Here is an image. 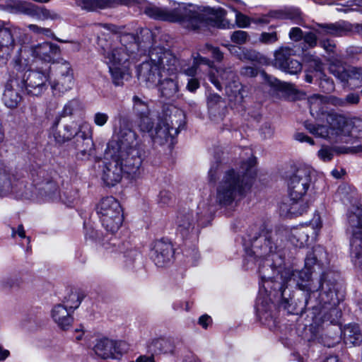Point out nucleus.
<instances>
[{
  "mask_svg": "<svg viewBox=\"0 0 362 362\" xmlns=\"http://www.w3.org/2000/svg\"><path fill=\"white\" fill-rule=\"evenodd\" d=\"M334 153L337 154H356L362 153V144L346 147V146H334L332 147Z\"/></svg>",
  "mask_w": 362,
  "mask_h": 362,
  "instance_id": "46",
  "label": "nucleus"
},
{
  "mask_svg": "<svg viewBox=\"0 0 362 362\" xmlns=\"http://www.w3.org/2000/svg\"><path fill=\"white\" fill-rule=\"evenodd\" d=\"M344 106L347 105H356L359 103L360 97L356 93H349L344 98Z\"/></svg>",
  "mask_w": 362,
  "mask_h": 362,
  "instance_id": "64",
  "label": "nucleus"
},
{
  "mask_svg": "<svg viewBox=\"0 0 362 362\" xmlns=\"http://www.w3.org/2000/svg\"><path fill=\"white\" fill-rule=\"evenodd\" d=\"M144 13L155 20L177 23L189 30H201L208 27L230 28L231 23L225 18L218 16L209 7L192 4L174 1L171 7H160L148 4Z\"/></svg>",
  "mask_w": 362,
  "mask_h": 362,
  "instance_id": "3",
  "label": "nucleus"
},
{
  "mask_svg": "<svg viewBox=\"0 0 362 362\" xmlns=\"http://www.w3.org/2000/svg\"><path fill=\"white\" fill-rule=\"evenodd\" d=\"M12 193L17 199H32L35 194V186L30 184L25 180H11Z\"/></svg>",
  "mask_w": 362,
  "mask_h": 362,
  "instance_id": "28",
  "label": "nucleus"
},
{
  "mask_svg": "<svg viewBox=\"0 0 362 362\" xmlns=\"http://www.w3.org/2000/svg\"><path fill=\"white\" fill-rule=\"evenodd\" d=\"M76 197L77 193L75 191H65L61 194V198H59L57 201H61L68 206H71Z\"/></svg>",
  "mask_w": 362,
  "mask_h": 362,
  "instance_id": "50",
  "label": "nucleus"
},
{
  "mask_svg": "<svg viewBox=\"0 0 362 362\" xmlns=\"http://www.w3.org/2000/svg\"><path fill=\"white\" fill-rule=\"evenodd\" d=\"M310 67L316 71V76H318L317 79L320 80L319 86L324 92L329 93L334 90V82L323 73V64L319 57H312Z\"/></svg>",
  "mask_w": 362,
  "mask_h": 362,
  "instance_id": "27",
  "label": "nucleus"
},
{
  "mask_svg": "<svg viewBox=\"0 0 362 362\" xmlns=\"http://www.w3.org/2000/svg\"><path fill=\"white\" fill-rule=\"evenodd\" d=\"M199 87V81L196 78H190L186 86L187 90L191 93H194Z\"/></svg>",
  "mask_w": 362,
  "mask_h": 362,
  "instance_id": "63",
  "label": "nucleus"
},
{
  "mask_svg": "<svg viewBox=\"0 0 362 362\" xmlns=\"http://www.w3.org/2000/svg\"><path fill=\"white\" fill-rule=\"evenodd\" d=\"M350 238V258L354 267L362 270V211L357 209L349 218Z\"/></svg>",
  "mask_w": 362,
  "mask_h": 362,
  "instance_id": "14",
  "label": "nucleus"
},
{
  "mask_svg": "<svg viewBox=\"0 0 362 362\" xmlns=\"http://www.w3.org/2000/svg\"><path fill=\"white\" fill-rule=\"evenodd\" d=\"M139 50L136 38L133 34H124L118 42L103 49L104 62L107 65L112 83L122 86L130 77V64Z\"/></svg>",
  "mask_w": 362,
  "mask_h": 362,
  "instance_id": "6",
  "label": "nucleus"
},
{
  "mask_svg": "<svg viewBox=\"0 0 362 362\" xmlns=\"http://www.w3.org/2000/svg\"><path fill=\"white\" fill-rule=\"evenodd\" d=\"M305 197H289L288 203H284L280 206L281 214L285 216L293 218L302 216L309 209L310 204Z\"/></svg>",
  "mask_w": 362,
  "mask_h": 362,
  "instance_id": "23",
  "label": "nucleus"
},
{
  "mask_svg": "<svg viewBox=\"0 0 362 362\" xmlns=\"http://www.w3.org/2000/svg\"><path fill=\"white\" fill-rule=\"evenodd\" d=\"M321 227L320 217L315 215L308 224L292 228L272 231L264 226H254L244 238V266L247 269L257 266L261 279L255 303L256 313L260 320L272 317L274 305L270 298L272 291L279 294L280 306L291 313L289 308L293 300L292 288H298L306 292L305 308L313 310L315 318L331 324L338 322L341 313L337 305L344 297L337 283L339 274L327 269L322 272L318 278L312 277V267L316 264L321 266L329 264L328 255L323 247H314L307 255L305 268L302 270L281 267L284 239L295 247H302L310 238H315Z\"/></svg>",
  "mask_w": 362,
  "mask_h": 362,
  "instance_id": "1",
  "label": "nucleus"
},
{
  "mask_svg": "<svg viewBox=\"0 0 362 362\" xmlns=\"http://www.w3.org/2000/svg\"><path fill=\"white\" fill-rule=\"evenodd\" d=\"M174 256V249L170 242L159 240L154 243L151 257L155 264L163 267L169 264Z\"/></svg>",
  "mask_w": 362,
  "mask_h": 362,
  "instance_id": "21",
  "label": "nucleus"
},
{
  "mask_svg": "<svg viewBox=\"0 0 362 362\" xmlns=\"http://www.w3.org/2000/svg\"><path fill=\"white\" fill-rule=\"evenodd\" d=\"M207 105L211 112L216 113L225 107V102L217 93H210L207 97Z\"/></svg>",
  "mask_w": 362,
  "mask_h": 362,
  "instance_id": "38",
  "label": "nucleus"
},
{
  "mask_svg": "<svg viewBox=\"0 0 362 362\" xmlns=\"http://www.w3.org/2000/svg\"><path fill=\"white\" fill-rule=\"evenodd\" d=\"M15 86L21 88L18 78L11 79L6 83L3 94V102L4 105L10 109L17 107L21 100V95L18 93L17 90L14 89Z\"/></svg>",
  "mask_w": 362,
  "mask_h": 362,
  "instance_id": "26",
  "label": "nucleus"
},
{
  "mask_svg": "<svg viewBox=\"0 0 362 362\" xmlns=\"http://www.w3.org/2000/svg\"><path fill=\"white\" fill-rule=\"evenodd\" d=\"M74 85L73 75H66L64 77L58 76L56 83L52 84V88L60 92H64L71 88Z\"/></svg>",
  "mask_w": 362,
  "mask_h": 362,
  "instance_id": "39",
  "label": "nucleus"
},
{
  "mask_svg": "<svg viewBox=\"0 0 362 362\" xmlns=\"http://www.w3.org/2000/svg\"><path fill=\"white\" fill-rule=\"evenodd\" d=\"M285 66V68H281V70L291 75L298 74L302 70V64L296 59L289 60L286 62Z\"/></svg>",
  "mask_w": 362,
  "mask_h": 362,
  "instance_id": "45",
  "label": "nucleus"
},
{
  "mask_svg": "<svg viewBox=\"0 0 362 362\" xmlns=\"http://www.w3.org/2000/svg\"><path fill=\"white\" fill-rule=\"evenodd\" d=\"M33 181L35 194L37 192L40 196L47 200L57 201L61 198L57 185L47 171L39 170L36 175L33 174Z\"/></svg>",
  "mask_w": 362,
  "mask_h": 362,
  "instance_id": "18",
  "label": "nucleus"
},
{
  "mask_svg": "<svg viewBox=\"0 0 362 362\" xmlns=\"http://www.w3.org/2000/svg\"><path fill=\"white\" fill-rule=\"evenodd\" d=\"M28 54L47 63H54V59L60 54L59 47L52 42H42L29 49L23 47L20 49V54L13 62L14 68L17 71L21 73L25 71L29 65L28 59L25 58Z\"/></svg>",
  "mask_w": 362,
  "mask_h": 362,
  "instance_id": "12",
  "label": "nucleus"
},
{
  "mask_svg": "<svg viewBox=\"0 0 362 362\" xmlns=\"http://www.w3.org/2000/svg\"><path fill=\"white\" fill-rule=\"evenodd\" d=\"M327 122L328 126L305 123V127L315 136L336 142H349L347 138L352 133L351 126L344 117L330 113L327 115Z\"/></svg>",
  "mask_w": 362,
  "mask_h": 362,
  "instance_id": "9",
  "label": "nucleus"
},
{
  "mask_svg": "<svg viewBox=\"0 0 362 362\" xmlns=\"http://www.w3.org/2000/svg\"><path fill=\"white\" fill-rule=\"evenodd\" d=\"M194 62L198 67L202 64L207 66V67L209 69V81L214 85V86L218 90H221V83L218 79L217 71H221L223 70V69H214V62L209 59L208 58L202 57L200 54H197V56L195 57L194 59Z\"/></svg>",
  "mask_w": 362,
  "mask_h": 362,
  "instance_id": "31",
  "label": "nucleus"
},
{
  "mask_svg": "<svg viewBox=\"0 0 362 362\" xmlns=\"http://www.w3.org/2000/svg\"><path fill=\"white\" fill-rule=\"evenodd\" d=\"M201 54H209L217 62H221L223 59V53L217 47H213L209 44H205L199 49Z\"/></svg>",
  "mask_w": 362,
  "mask_h": 362,
  "instance_id": "40",
  "label": "nucleus"
},
{
  "mask_svg": "<svg viewBox=\"0 0 362 362\" xmlns=\"http://www.w3.org/2000/svg\"><path fill=\"white\" fill-rule=\"evenodd\" d=\"M105 154L110 159L106 158V161L103 162L101 179L107 186H115L121 181L123 176L135 180L141 175V160L136 156L128 160L115 153H109L107 150Z\"/></svg>",
  "mask_w": 362,
  "mask_h": 362,
  "instance_id": "7",
  "label": "nucleus"
},
{
  "mask_svg": "<svg viewBox=\"0 0 362 362\" xmlns=\"http://www.w3.org/2000/svg\"><path fill=\"white\" fill-rule=\"evenodd\" d=\"M344 340L346 344L356 345L362 341L359 327L356 324H349L343 330Z\"/></svg>",
  "mask_w": 362,
  "mask_h": 362,
  "instance_id": "32",
  "label": "nucleus"
},
{
  "mask_svg": "<svg viewBox=\"0 0 362 362\" xmlns=\"http://www.w3.org/2000/svg\"><path fill=\"white\" fill-rule=\"evenodd\" d=\"M293 49L288 47H282L276 50L274 53V65L279 69L285 68L286 62L292 60L291 56L294 55Z\"/></svg>",
  "mask_w": 362,
  "mask_h": 362,
  "instance_id": "33",
  "label": "nucleus"
},
{
  "mask_svg": "<svg viewBox=\"0 0 362 362\" xmlns=\"http://www.w3.org/2000/svg\"><path fill=\"white\" fill-rule=\"evenodd\" d=\"M7 9L10 13L25 14L40 21L54 20L58 18L57 13L27 1H10L7 4Z\"/></svg>",
  "mask_w": 362,
  "mask_h": 362,
  "instance_id": "19",
  "label": "nucleus"
},
{
  "mask_svg": "<svg viewBox=\"0 0 362 362\" xmlns=\"http://www.w3.org/2000/svg\"><path fill=\"white\" fill-rule=\"evenodd\" d=\"M112 356L110 358L118 359L128 351V344L124 341H114L112 349Z\"/></svg>",
  "mask_w": 362,
  "mask_h": 362,
  "instance_id": "44",
  "label": "nucleus"
},
{
  "mask_svg": "<svg viewBox=\"0 0 362 362\" xmlns=\"http://www.w3.org/2000/svg\"><path fill=\"white\" fill-rule=\"evenodd\" d=\"M179 61V64L181 67V69L179 70V72H182L184 74H185L187 76H189L191 78H194L197 73L198 66L196 65L194 62H193V64L190 66L185 67V65L183 64L182 61H180L177 59Z\"/></svg>",
  "mask_w": 362,
  "mask_h": 362,
  "instance_id": "51",
  "label": "nucleus"
},
{
  "mask_svg": "<svg viewBox=\"0 0 362 362\" xmlns=\"http://www.w3.org/2000/svg\"><path fill=\"white\" fill-rule=\"evenodd\" d=\"M221 83L225 85L226 94L230 103L235 107L240 105L247 94L245 87L241 84L231 68L217 71Z\"/></svg>",
  "mask_w": 362,
  "mask_h": 362,
  "instance_id": "16",
  "label": "nucleus"
},
{
  "mask_svg": "<svg viewBox=\"0 0 362 362\" xmlns=\"http://www.w3.org/2000/svg\"><path fill=\"white\" fill-rule=\"evenodd\" d=\"M107 151L109 153H115L120 157L131 158L137 157L142 165L141 152L139 148L137 134L131 128L120 127L117 139H112L107 144Z\"/></svg>",
  "mask_w": 362,
  "mask_h": 362,
  "instance_id": "10",
  "label": "nucleus"
},
{
  "mask_svg": "<svg viewBox=\"0 0 362 362\" xmlns=\"http://www.w3.org/2000/svg\"><path fill=\"white\" fill-rule=\"evenodd\" d=\"M173 199L172 194L166 190L160 191L158 195V202L162 205H168Z\"/></svg>",
  "mask_w": 362,
  "mask_h": 362,
  "instance_id": "60",
  "label": "nucleus"
},
{
  "mask_svg": "<svg viewBox=\"0 0 362 362\" xmlns=\"http://www.w3.org/2000/svg\"><path fill=\"white\" fill-rule=\"evenodd\" d=\"M235 21L240 28H247L250 24V18L238 11H235Z\"/></svg>",
  "mask_w": 362,
  "mask_h": 362,
  "instance_id": "55",
  "label": "nucleus"
},
{
  "mask_svg": "<svg viewBox=\"0 0 362 362\" xmlns=\"http://www.w3.org/2000/svg\"><path fill=\"white\" fill-rule=\"evenodd\" d=\"M281 18L297 21L300 18V11L298 8L288 9L282 14Z\"/></svg>",
  "mask_w": 362,
  "mask_h": 362,
  "instance_id": "57",
  "label": "nucleus"
},
{
  "mask_svg": "<svg viewBox=\"0 0 362 362\" xmlns=\"http://www.w3.org/2000/svg\"><path fill=\"white\" fill-rule=\"evenodd\" d=\"M132 102V111L137 118L139 131L147 134L154 144L163 145L169 141L172 143L185 125V115L180 110H177L173 115L155 119L146 101L134 95Z\"/></svg>",
  "mask_w": 362,
  "mask_h": 362,
  "instance_id": "4",
  "label": "nucleus"
},
{
  "mask_svg": "<svg viewBox=\"0 0 362 362\" xmlns=\"http://www.w3.org/2000/svg\"><path fill=\"white\" fill-rule=\"evenodd\" d=\"M113 348V341L108 339H102L97 341L94 346V351L99 357L107 359L112 356V349Z\"/></svg>",
  "mask_w": 362,
  "mask_h": 362,
  "instance_id": "34",
  "label": "nucleus"
},
{
  "mask_svg": "<svg viewBox=\"0 0 362 362\" xmlns=\"http://www.w3.org/2000/svg\"><path fill=\"white\" fill-rule=\"evenodd\" d=\"M319 27L322 28L326 34L339 36L342 35L346 30H348V25L345 22H339L329 24H318Z\"/></svg>",
  "mask_w": 362,
  "mask_h": 362,
  "instance_id": "37",
  "label": "nucleus"
},
{
  "mask_svg": "<svg viewBox=\"0 0 362 362\" xmlns=\"http://www.w3.org/2000/svg\"><path fill=\"white\" fill-rule=\"evenodd\" d=\"M52 64L58 76L64 77L68 74L73 75L71 65L67 61L61 59L58 62H54Z\"/></svg>",
  "mask_w": 362,
  "mask_h": 362,
  "instance_id": "42",
  "label": "nucleus"
},
{
  "mask_svg": "<svg viewBox=\"0 0 362 362\" xmlns=\"http://www.w3.org/2000/svg\"><path fill=\"white\" fill-rule=\"evenodd\" d=\"M96 212L103 227L114 235L121 227L124 215L120 203L113 197L103 198L96 206Z\"/></svg>",
  "mask_w": 362,
  "mask_h": 362,
  "instance_id": "11",
  "label": "nucleus"
},
{
  "mask_svg": "<svg viewBox=\"0 0 362 362\" xmlns=\"http://www.w3.org/2000/svg\"><path fill=\"white\" fill-rule=\"evenodd\" d=\"M85 237L86 240H89L100 244L107 252H115L117 247H120V241L113 235L108 233L104 236L101 232L92 226H86Z\"/></svg>",
  "mask_w": 362,
  "mask_h": 362,
  "instance_id": "22",
  "label": "nucleus"
},
{
  "mask_svg": "<svg viewBox=\"0 0 362 362\" xmlns=\"http://www.w3.org/2000/svg\"><path fill=\"white\" fill-rule=\"evenodd\" d=\"M52 132L58 143H64L76 137L83 141V145L86 147L81 148L78 153V157L81 158H88L93 153L94 143L92 139L93 128L87 122H81L78 123L71 121L64 125L62 131H57V127L53 129L52 125Z\"/></svg>",
  "mask_w": 362,
  "mask_h": 362,
  "instance_id": "8",
  "label": "nucleus"
},
{
  "mask_svg": "<svg viewBox=\"0 0 362 362\" xmlns=\"http://www.w3.org/2000/svg\"><path fill=\"white\" fill-rule=\"evenodd\" d=\"M278 40L276 32L262 33L260 36V41L265 44H272Z\"/></svg>",
  "mask_w": 362,
  "mask_h": 362,
  "instance_id": "56",
  "label": "nucleus"
},
{
  "mask_svg": "<svg viewBox=\"0 0 362 362\" xmlns=\"http://www.w3.org/2000/svg\"><path fill=\"white\" fill-rule=\"evenodd\" d=\"M11 191V177L5 173H0V197L9 194Z\"/></svg>",
  "mask_w": 362,
  "mask_h": 362,
  "instance_id": "41",
  "label": "nucleus"
},
{
  "mask_svg": "<svg viewBox=\"0 0 362 362\" xmlns=\"http://www.w3.org/2000/svg\"><path fill=\"white\" fill-rule=\"evenodd\" d=\"M304 34L300 28L294 27L290 30L288 35L291 40L298 42L303 38Z\"/></svg>",
  "mask_w": 362,
  "mask_h": 362,
  "instance_id": "58",
  "label": "nucleus"
},
{
  "mask_svg": "<svg viewBox=\"0 0 362 362\" xmlns=\"http://www.w3.org/2000/svg\"><path fill=\"white\" fill-rule=\"evenodd\" d=\"M73 312L62 303L54 305L52 310V317L58 327L67 330L74 322Z\"/></svg>",
  "mask_w": 362,
  "mask_h": 362,
  "instance_id": "25",
  "label": "nucleus"
},
{
  "mask_svg": "<svg viewBox=\"0 0 362 362\" xmlns=\"http://www.w3.org/2000/svg\"><path fill=\"white\" fill-rule=\"evenodd\" d=\"M240 74L247 77H255L258 74V70L253 66H244L240 71Z\"/></svg>",
  "mask_w": 362,
  "mask_h": 362,
  "instance_id": "62",
  "label": "nucleus"
},
{
  "mask_svg": "<svg viewBox=\"0 0 362 362\" xmlns=\"http://www.w3.org/2000/svg\"><path fill=\"white\" fill-rule=\"evenodd\" d=\"M262 75L263 78H264V80L270 86H274L275 88L286 89V88H288V86H291V84L285 83V82H282V81L278 80L277 78L268 75L267 74H266L264 71L262 73Z\"/></svg>",
  "mask_w": 362,
  "mask_h": 362,
  "instance_id": "47",
  "label": "nucleus"
},
{
  "mask_svg": "<svg viewBox=\"0 0 362 362\" xmlns=\"http://www.w3.org/2000/svg\"><path fill=\"white\" fill-rule=\"evenodd\" d=\"M314 175L315 172L310 166H299L288 181L289 197H305L313 187Z\"/></svg>",
  "mask_w": 362,
  "mask_h": 362,
  "instance_id": "15",
  "label": "nucleus"
},
{
  "mask_svg": "<svg viewBox=\"0 0 362 362\" xmlns=\"http://www.w3.org/2000/svg\"><path fill=\"white\" fill-rule=\"evenodd\" d=\"M329 71L343 83L344 86L351 89H356L362 86V66H351L345 69L341 62H331Z\"/></svg>",
  "mask_w": 362,
  "mask_h": 362,
  "instance_id": "17",
  "label": "nucleus"
},
{
  "mask_svg": "<svg viewBox=\"0 0 362 362\" xmlns=\"http://www.w3.org/2000/svg\"><path fill=\"white\" fill-rule=\"evenodd\" d=\"M27 27L30 31L37 35H40L48 37H52L54 36L52 31L49 28H42L35 24H29Z\"/></svg>",
  "mask_w": 362,
  "mask_h": 362,
  "instance_id": "49",
  "label": "nucleus"
},
{
  "mask_svg": "<svg viewBox=\"0 0 362 362\" xmlns=\"http://www.w3.org/2000/svg\"><path fill=\"white\" fill-rule=\"evenodd\" d=\"M51 69L50 65L45 64V67L27 71L23 76L18 74L16 78L19 80L21 89L29 95H40L47 88Z\"/></svg>",
  "mask_w": 362,
  "mask_h": 362,
  "instance_id": "13",
  "label": "nucleus"
},
{
  "mask_svg": "<svg viewBox=\"0 0 362 362\" xmlns=\"http://www.w3.org/2000/svg\"><path fill=\"white\" fill-rule=\"evenodd\" d=\"M81 302V299L77 293H71L64 298L62 304L74 313L79 307Z\"/></svg>",
  "mask_w": 362,
  "mask_h": 362,
  "instance_id": "43",
  "label": "nucleus"
},
{
  "mask_svg": "<svg viewBox=\"0 0 362 362\" xmlns=\"http://www.w3.org/2000/svg\"><path fill=\"white\" fill-rule=\"evenodd\" d=\"M310 112L313 117L319 118L327 112L326 96L315 94L308 98Z\"/></svg>",
  "mask_w": 362,
  "mask_h": 362,
  "instance_id": "29",
  "label": "nucleus"
},
{
  "mask_svg": "<svg viewBox=\"0 0 362 362\" xmlns=\"http://www.w3.org/2000/svg\"><path fill=\"white\" fill-rule=\"evenodd\" d=\"M148 57V60L137 67L139 80L148 88L157 87L160 98L174 99L179 92V61L169 50L160 47H152Z\"/></svg>",
  "mask_w": 362,
  "mask_h": 362,
  "instance_id": "2",
  "label": "nucleus"
},
{
  "mask_svg": "<svg viewBox=\"0 0 362 362\" xmlns=\"http://www.w3.org/2000/svg\"><path fill=\"white\" fill-rule=\"evenodd\" d=\"M248 35L245 31L243 30H237L232 33L231 35V40L239 45L244 44L247 40Z\"/></svg>",
  "mask_w": 362,
  "mask_h": 362,
  "instance_id": "52",
  "label": "nucleus"
},
{
  "mask_svg": "<svg viewBox=\"0 0 362 362\" xmlns=\"http://www.w3.org/2000/svg\"><path fill=\"white\" fill-rule=\"evenodd\" d=\"M16 280L11 276H5L0 279V288L3 289L11 288L15 286Z\"/></svg>",
  "mask_w": 362,
  "mask_h": 362,
  "instance_id": "61",
  "label": "nucleus"
},
{
  "mask_svg": "<svg viewBox=\"0 0 362 362\" xmlns=\"http://www.w3.org/2000/svg\"><path fill=\"white\" fill-rule=\"evenodd\" d=\"M18 28L0 22V66L6 64L15 47V37Z\"/></svg>",
  "mask_w": 362,
  "mask_h": 362,
  "instance_id": "20",
  "label": "nucleus"
},
{
  "mask_svg": "<svg viewBox=\"0 0 362 362\" xmlns=\"http://www.w3.org/2000/svg\"><path fill=\"white\" fill-rule=\"evenodd\" d=\"M256 158L250 156L241 163L239 168H230L223 173L216 188V202L229 206L242 199L250 189L255 175Z\"/></svg>",
  "mask_w": 362,
  "mask_h": 362,
  "instance_id": "5",
  "label": "nucleus"
},
{
  "mask_svg": "<svg viewBox=\"0 0 362 362\" xmlns=\"http://www.w3.org/2000/svg\"><path fill=\"white\" fill-rule=\"evenodd\" d=\"M199 220V218H195L189 209L179 211L175 219L177 231L183 237L187 236L193 230L195 221Z\"/></svg>",
  "mask_w": 362,
  "mask_h": 362,
  "instance_id": "24",
  "label": "nucleus"
},
{
  "mask_svg": "<svg viewBox=\"0 0 362 362\" xmlns=\"http://www.w3.org/2000/svg\"><path fill=\"white\" fill-rule=\"evenodd\" d=\"M82 109L81 103L78 99L74 98L69 100L56 116L53 121V129L58 127L62 117H70Z\"/></svg>",
  "mask_w": 362,
  "mask_h": 362,
  "instance_id": "30",
  "label": "nucleus"
},
{
  "mask_svg": "<svg viewBox=\"0 0 362 362\" xmlns=\"http://www.w3.org/2000/svg\"><path fill=\"white\" fill-rule=\"evenodd\" d=\"M303 40L309 48L315 47L317 43V37L314 33L312 32L305 33Z\"/></svg>",
  "mask_w": 362,
  "mask_h": 362,
  "instance_id": "54",
  "label": "nucleus"
},
{
  "mask_svg": "<svg viewBox=\"0 0 362 362\" xmlns=\"http://www.w3.org/2000/svg\"><path fill=\"white\" fill-rule=\"evenodd\" d=\"M119 245L120 247H117V250L112 253H117V252H122V255L121 257L123 259L125 267H131L136 260L140 259V252L137 250L133 248L123 251L125 247L124 244L120 242Z\"/></svg>",
  "mask_w": 362,
  "mask_h": 362,
  "instance_id": "35",
  "label": "nucleus"
},
{
  "mask_svg": "<svg viewBox=\"0 0 362 362\" xmlns=\"http://www.w3.org/2000/svg\"><path fill=\"white\" fill-rule=\"evenodd\" d=\"M76 6L83 10L91 11L98 8H105L108 7L109 0H74Z\"/></svg>",
  "mask_w": 362,
  "mask_h": 362,
  "instance_id": "36",
  "label": "nucleus"
},
{
  "mask_svg": "<svg viewBox=\"0 0 362 362\" xmlns=\"http://www.w3.org/2000/svg\"><path fill=\"white\" fill-rule=\"evenodd\" d=\"M313 55L308 56L306 57V62L308 63V69L306 71L305 75V80L308 83H312L313 81V78H318V76H316V71L313 69H310V61L312 59Z\"/></svg>",
  "mask_w": 362,
  "mask_h": 362,
  "instance_id": "59",
  "label": "nucleus"
},
{
  "mask_svg": "<svg viewBox=\"0 0 362 362\" xmlns=\"http://www.w3.org/2000/svg\"><path fill=\"white\" fill-rule=\"evenodd\" d=\"M109 116L107 113L97 112L93 115L94 124L98 127H103L107 122Z\"/></svg>",
  "mask_w": 362,
  "mask_h": 362,
  "instance_id": "53",
  "label": "nucleus"
},
{
  "mask_svg": "<svg viewBox=\"0 0 362 362\" xmlns=\"http://www.w3.org/2000/svg\"><path fill=\"white\" fill-rule=\"evenodd\" d=\"M334 150L332 147L323 146L317 152V156L324 162L329 161L333 158Z\"/></svg>",
  "mask_w": 362,
  "mask_h": 362,
  "instance_id": "48",
  "label": "nucleus"
}]
</instances>
